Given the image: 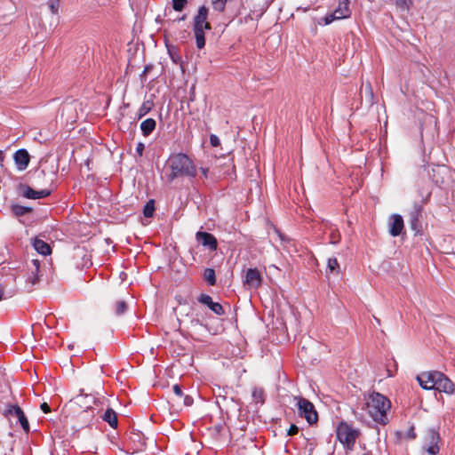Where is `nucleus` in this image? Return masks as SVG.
Wrapping results in <instances>:
<instances>
[{
    "label": "nucleus",
    "instance_id": "7ed1b4c3",
    "mask_svg": "<svg viewBox=\"0 0 455 455\" xmlns=\"http://www.w3.org/2000/svg\"><path fill=\"white\" fill-rule=\"evenodd\" d=\"M293 400L296 402L298 414L304 418L309 425H314L318 421V413L309 400L302 396H294Z\"/></svg>",
    "mask_w": 455,
    "mask_h": 455
},
{
    "label": "nucleus",
    "instance_id": "0eeeda50",
    "mask_svg": "<svg viewBox=\"0 0 455 455\" xmlns=\"http://www.w3.org/2000/svg\"><path fill=\"white\" fill-rule=\"evenodd\" d=\"M97 398L92 394H84L83 390L81 393L74 397L71 401V404H76L83 409L84 412H88L92 410V406L96 403Z\"/></svg>",
    "mask_w": 455,
    "mask_h": 455
},
{
    "label": "nucleus",
    "instance_id": "423d86ee",
    "mask_svg": "<svg viewBox=\"0 0 455 455\" xmlns=\"http://www.w3.org/2000/svg\"><path fill=\"white\" fill-rule=\"evenodd\" d=\"M351 14V11L349 9V1L348 0H339V4L337 8L334 10L333 13L327 15L324 20L326 24H330L334 20H340L348 18Z\"/></svg>",
    "mask_w": 455,
    "mask_h": 455
},
{
    "label": "nucleus",
    "instance_id": "09e8293b",
    "mask_svg": "<svg viewBox=\"0 0 455 455\" xmlns=\"http://www.w3.org/2000/svg\"><path fill=\"white\" fill-rule=\"evenodd\" d=\"M4 298V287L0 285V300Z\"/></svg>",
    "mask_w": 455,
    "mask_h": 455
},
{
    "label": "nucleus",
    "instance_id": "2f4dec72",
    "mask_svg": "<svg viewBox=\"0 0 455 455\" xmlns=\"http://www.w3.org/2000/svg\"><path fill=\"white\" fill-rule=\"evenodd\" d=\"M213 9L220 12L225 10L227 0H212Z\"/></svg>",
    "mask_w": 455,
    "mask_h": 455
},
{
    "label": "nucleus",
    "instance_id": "49530a36",
    "mask_svg": "<svg viewBox=\"0 0 455 455\" xmlns=\"http://www.w3.org/2000/svg\"><path fill=\"white\" fill-rule=\"evenodd\" d=\"M37 178H44L46 176V172L44 170H41L40 172H37Z\"/></svg>",
    "mask_w": 455,
    "mask_h": 455
},
{
    "label": "nucleus",
    "instance_id": "6e6552de",
    "mask_svg": "<svg viewBox=\"0 0 455 455\" xmlns=\"http://www.w3.org/2000/svg\"><path fill=\"white\" fill-rule=\"evenodd\" d=\"M19 193L28 199H41L49 196L52 189L34 190L26 184H20L18 187Z\"/></svg>",
    "mask_w": 455,
    "mask_h": 455
},
{
    "label": "nucleus",
    "instance_id": "e433bc0d",
    "mask_svg": "<svg viewBox=\"0 0 455 455\" xmlns=\"http://www.w3.org/2000/svg\"><path fill=\"white\" fill-rule=\"evenodd\" d=\"M210 142L212 147H218L220 143V140L218 136L212 134L210 136Z\"/></svg>",
    "mask_w": 455,
    "mask_h": 455
},
{
    "label": "nucleus",
    "instance_id": "f03ea898",
    "mask_svg": "<svg viewBox=\"0 0 455 455\" xmlns=\"http://www.w3.org/2000/svg\"><path fill=\"white\" fill-rule=\"evenodd\" d=\"M169 167L171 169L170 181H173L179 177L195 178L197 173L193 161L183 153L172 156L169 159Z\"/></svg>",
    "mask_w": 455,
    "mask_h": 455
},
{
    "label": "nucleus",
    "instance_id": "b1692460",
    "mask_svg": "<svg viewBox=\"0 0 455 455\" xmlns=\"http://www.w3.org/2000/svg\"><path fill=\"white\" fill-rule=\"evenodd\" d=\"M205 30H194L196 44L198 49H203L205 45V37H204Z\"/></svg>",
    "mask_w": 455,
    "mask_h": 455
},
{
    "label": "nucleus",
    "instance_id": "a19ab883",
    "mask_svg": "<svg viewBox=\"0 0 455 455\" xmlns=\"http://www.w3.org/2000/svg\"><path fill=\"white\" fill-rule=\"evenodd\" d=\"M193 403V398L188 395L184 396V404L187 406H190Z\"/></svg>",
    "mask_w": 455,
    "mask_h": 455
},
{
    "label": "nucleus",
    "instance_id": "58836bf2",
    "mask_svg": "<svg viewBox=\"0 0 455 455\" xmlns=\"http://www.w3.org/2000/svg\"><path fill=\"white\" fill-rule=\"evenodd\" d=\"M298 432H299V427H298L296 425L292 424V425L290 427V428H289V430H288L287 435H296Z\"/></svg>",
    "mask_w": 455,
    "mask_h": 455
},
{
    "label": "nucleus",
    "instance_id": "8fccbe9b",
    "mask_svg": "<svg viewBox=\"0 0 455 455\" xmlns=\"http://www.w3.org/2000/svg\"><path fill=\"white\" fill-rule=\"evenodd\" d=\"M4 160V155L3 151L0 150V164H2Z\"/></svg>",
    "mask_w": 455,
    "mask_h": 455
},
{
    "label": "nucleus",
    "instance_id": "3c124183",
    "mask_svg": "<svg viewBox=\"0 0 455 455\" xmlns=\"http://www.w3.org/2000/svg\"><path fill=\"white\" fill-rule=\"evenodd\" d=\"M54 177H55V173L54 172H51L50 173V179H49L51 183L52 182Z\"/></svg>",
    "mask_w": 455,
    "mask_h": 455
},
{
    "label": "nucleus",
    "instance_id": "5701e85b",
    "mask_svg": "<svg viewBox=\"0 0 455 455\" xmlns=\"http://www.w3.org/2000/svg\"><path fill=\"white\" fill-rule=\"evenodd\" d=\"M153 102L150 100H147L142 103L140 108L138 110L137 113V119H141L143 116H145L148 113L150 112V110L153 108Z\"/></svg>",
    "mask_w": 455,
    "mask_h": 455
},
{
    "label": "nucleus",
    "instance_id": "7c9ffc66",
    "mask_svg": "<svg viewBox=\"0 0 455 455\" xmlns=\"http://www.w3.org/2000/svg\"><path fill=\"white\" fill-rule=\"evenodd\" d=\"M126 309L127 304L123 300L117 301L115 305V313L116 315H123L126 311Z\"/></svg>",
    "mask_w": 455,
    "mask_h": 455
},
{
    "label": "nucleus",
    "instance_id": "473e14b6",
    "mask_svg": "<svg viewBox=\"0 0 455 455\" xmlns=\"http://www.w3.org/2000/svg\"><path fill=\"white\" fill-rule=\"evenodd\" d=\"M48 6L52 14H58L60 10V0H48Z\"/></svg>",
    "mask_w": 455,
    "mask_h": 455
},
{
    "label": "nucleus",
    "instance_id": "c85d7f7f",
    "mask_svg": "<svg viewBox=\"0 0 455 455\" xmlns=\"http://www.w3.org/2000/svg\"><path fill=\"white\" fill-rule=\"evenodd\" d=\"M264 391L262 388L255 387L252 391V398L256 403H264Z\"/></svg>",
    "mask_w": 455,
    "mask_h": 455
},
{
    "label": "nucleus",
    "instance_id": "39448f33",
    "mask_svg": "<svg viewBox=\"0 0 455 455\" xmlns=\"http://www.w3.org/2000/svg\"><path fill=\"white\" fill-rule=\"evenodd\" d=\"M441 437L437 430H427L423 440L422 455H437L440 451Z\"/></svg>",
    "mask_w": 455,
    "mask_h": 455
},
{
    "label": "nucleus",
    "instance_id": "4be33fe9",
    "mask_svg": "<svg viewBox=\"0 0 455 455\" xmlns=\"http://www.w3.org/2000/svg\"><path fill=\"white\" fill-rule=\"evenodd\" d=\"M103 419L109 424L110 427H116L117 426L116 414L112 409H108L104 415Z\"/></svg>",
    "mask_w": 455,
    "mask_h": 455
},
{
    "label": "nucleus",
    "instance_id": "2eb2a0df",
    "mask_svg": "<svg viewBox=\"0 0 455 455\" xmlns=\"http://www.w3.org/2000/svg\"><path fill=\"white\" fill-rule=\"evenodd\" d=\"M13 159L17 169L19 171H24L29 164L30 156L26 149L20 148L14 153Z\"/></svg>",
    "mask_w": 455,
    "mask_h": 455
},
{
    "label": "nucleus",
    "instance_id": "864d4df0",
    "mask_svg": "<svg viewBox=\"0 0 455 455\" xmlns=\"http://www.w3.org/2000/svg\"><path fill=\"white\" fill-rule=\"evenodd\" d=\"M363 455H371V453L367 452V453H364Z\"/></svg>",
    "mask_w": 455,
    "mask_h": 455
},
{
    "label": "nucleus",
    "instance_id": "603ef678",
    "mask_svg": "<svg viewBox=\"0 0 455 455\" xmlns=\"http://www.w3.org/2000/svg\"><path fill=\"white\" fill-rule=\"evenodd\" d=\"M185 19H186V15H183V16L180 19V20H184Z\"/></svg>",
    "mask_w": 455,
    "mask_h": 455
},
{
    "label": "nucleus",
    "instance_id": "c03bdc74",
    "mask_svg": "<svg viewBox=\"0 0 455 455\" xmlns=\"http://www.w3.org/2000/svg\"><path fill=\"white\" fill-rule=\"evenodd\" d=\"M417 224H418V217L417 216H413L412 219H411V228L412 229H416L417 228Z\"/></svg>",
    "mask_w": 455,
    "mask_h": 455
},
{
    "label": "nucleus",
    "instance_id": "bb28decb",
    "mask_svg": "<svg viewBox=\"0 0 455 455\" xmlns=\"http://www.w3.org/2000/svg\"><path fill=\"white\" fill-rule=\"evenodd\" d=\"M204 279L210 285H214L216 283V275L215 271L212 268H206L204 273Z\"/></svg>",
    "mask_w": 455,
    "mask_h": 455
},
{
    "label": "nucleus",
    "instance_id": "cd10ccee",
    "mask_svg": "<svg viewBox=\"0 0 455 455\" xmlns=\"http://www.w3.org/2000/svg\"><path fill=\"white\" fill-rule=\"evenodd\" d=\"M12 210L16 216H24L32 211L31 208L20 204L12 205Z\"/></svg>",
    "mask_w": 455,
    "mask_h": 455
},
{
    "label": "nucleus",
    "instance_id": "ddd939ff",
    "mask_svg": "<svg viewBox=\"0 0 455 455\" xmlns=\"http://www.w3.org/2000/svg\"><path fill=\"white\" fill-rule=\"evenodd\" d=\"M196 240L204 247H208L211 251H215L218 246L217 239L210 233L198 231L196 235Z\"/></svg>",
    "mask_w": 455,
    "mask_h": 455
},
{
    "label": "nucleus",
    "instance_id": "c9c22d12",
    "mask_svg": "<svg viewBox=\"0 0 455 455\" xmlns=\"http://www.w3.org/2000/svg\"><path fill=\"white\" fill-rule=\"evenodd\" d=\"M396 6L401 10H409L410 4H411V0H395Z\"/></svg>",
    "mask_w": 455,
    "mask_h": 455
},
{
    "label": "nucleus",
    "instance_id": "ea45409f",
    "mask_svg": "<svg viewBox=\"0 0 455 455\" xmlns=\"http://www.w3.org/2000/svg\"><path fill=\"white\" fill-rule=\"evenodd\" d=\"M144 149H145V145L142 142H140L137 144L136 152L140 156H141L143 155Z\"/></svg>",
    "mask_w": 455,
    "mask_h": 455
},
{
    "label": "nucleus",
    "instance_id": "f257e3e1",
    "mask_svg": "<svg viewBox=\"0 0 455 455\" xmlns=\"http://www.w3.org/2000/svg\"><path fill=\"white\" fill-rule=\"evenodd\" d=\"M391 408V403L388 398L378 392H373L366 398L363 406L371 419L380 424L388 423L387 411Z\"/></svg>",
    "mask_w": 455,
    "mask_h": 455
},
{
    "label": "nucleus",
    "instance_id": "4468645a",
    "mask_svg": "<svg viewBox=\"0 0 455 455\" xmlns=\"http://www.w3.org/2000/svg\"><path fill=\"white\" fill-rule=\"evenodd\" d=\"M7 412H8V414H10L12 416H15L18 419L21 427L23 428V430L25 432L29 431V424H28V419L26 418L23 411L21 410V408L19 405H17V404L9 405V407L7 409Z\"/></svg>",
    "mask_w": 455,
    "mask_h": 455
},
{
    "label": "nucleus",
    "instance_id": "dca6fc26",
    "mask_svg": "<svg viewBox=\"0 0 455 455\" xmlns=\"http://www.w3.org/2000/svg\"><path fill=\"white\" fill-rule=\"evenodd\" d=\"M197 300L199 303L207 306L212 312H214L218 315H223L225 314L223 307L218 302H213L212 297L208 294H201L198 297Z\"/></svg>",
    "mask_w": 455,
    "mask_h": 455
},
{
    "label": "nucleus",
    "instance_id": "a18cd8bd",
    "mask_svg": "<svg viewBox=\"0 0 455 455\" xmlns=\"http://www.w3.org/2000/svg\"><path fill=\"white\" fill-rule=\"evenodd\" d=\"M169 53H170V56H171V59L172 60V61L175 63H178L180 57L176 54H173L170 50H169Z\"/></svg>",
    "mask_w": 455,
    "mask_h": 455
},
{
    "label": "nucleus",
    "instance_id": "aec40b11",
    "mask_svg": "<svg viewBox=\"0 0 455 455\" xmlns=\"http://www.w3.org/2000/svg\"><path fill=\"white\" fill-rule=\"evenodd\" d=\"M129 440L135 443V446L132 449V453L141 451L145 446V443L142 440L140 434H139V433H132L130 435Z\"/></svg>",
    "mask_w": 455,
    "mask_h": 455
},
{
    "label": "nucleus",
    "instance_id": "f704fd0d",
    "mask_svg": "<svg viewBox=\"0 0 455 455\" xmlns=\"http://www.w3.org/2000/svg\"><path fill=\"white\" fill-rule=\"evenodd\" d=\"M187 0H172V7L176 12H181L187 4Z\"/></svg>",
    "mask_w": 455,
    "mask_h": 455
},
{
    "label": "nucleus",
    "instance_id": "f8f14e48",
    "mask_svg": "<svg viewBox=\"0 0 455 455\" xmlns=\"http://www.w3.org/2000/svg\"><path fill=\"white\" fill-rule=\"evenodd\" d=\"M435 390L448 395L455 394V384L443 372L440 371V377L436 378Z\"/></svg>",
    "mask_w": 455,
    "mask_h": 455
},
{
    "label": "nucleus",
    "instance_id": "79ce46f5",
    "mask_svg": "<svg viewBox=\"0 0 455 455\" xmlns=\"http://www.w3.org/2000/svg\"><path fill=\"white\" fill-rule=\"evenodd\" d=\"M41 409L44 413L50 412L51 409L47 403H43L41 404Z\"/></svg>",
    "mask_w": 455,
    "mask_h": 455
},
{
    "label": "nucleus",
    "instance_id": "de8ad7c7",
    "mask_svg": "<svg viewBox=\"0 0 455 455\" xmlns=\"http://www.w3.org/2000/svg\"><path fill=\"white\" fill-rule=\"evenodd\" d=\"M200 170H201V172H202L203 176L204 178H207L208 177V171L209 170L207 168H201Z\"/></svg>",
    "mask_w": 455,
    "mask_h": 455
},
{
    "label": "nucleus",
    "instance_id": "a211bd4d",
    "mask_svg": "<svg viewBox=\"0 0 455 455\" xmlns=\"http://www.w3.org/2000/svg\"><path fill=\"white\" fill-rule=\"evenodd\" d=\"M33 246L38 253L44 256L49 255L52 252L50 245L46 242L39 238H36L34 240Z\"/></svg>",
    "mask_w": 455,
    "mask_h": 455
},
{
    "label": "nucleus",
    "instance_id": "412c9836",
    "mask_svg": "<svg viewBox=\"0 0 455 455\" xmlns=\"http://www.w3.org/2000/svg\"><path fill=\"white\" fill-rule=\"evenodd\" d=\"M325 228L330 229V243L337 244L340 241V234L336 227L331 224H325Z\"/></svg>",
    "mask_w": 455,
    "mask_h": 455
},
{
    "label": "nucleus",
    "instance_id": "4c0bfd02",
    "mask_svg": "<svg viewBox=\"0 0 455 455\" xmlns=\"http://www.w3.org/2000/svg\"><path fill=\"white\" fill-rule=\"evenodd\" d=\"M172 389H173V392H174L176 396H178L180 398L183 396V392H182V389H181L180 386L176 384V385L173 386Z\"/></svg>",
    "mask_w": 455,
    "mask_h": 455
},
{
    "label": "nucleus",
    "instance_id": "393cba45",
    "mask_svg": "<svg viewBox=\"0 0 455 455\" xmlns=\"http://www.w3.org/2000/svg\"><path fill=\"white\" fill-rule=\"evenodd\" d=\"M35 270L31 272L32 275L28 277V282L30 283L31 286L36 285L39 282L37 272L39 270V261L37 259L33 260Z\"/></svg>",
    "mask_w": 455,
    "mask_h": 455
},
{
    "label": "nucleus",
    "instance_id": "20e7f679",
    "mask_svg": "<svg viewBox=\"0 0 455 455\" xmlns=\"http://www.w3.org/2000/svg\"><path fill=\"white\" fill-rule=\"evenodd\" d=\"M336 433L339 441L347 448H351L355 445L360 434L358 429L354 428L347 422H340L337 427Z\"/></svg>",
    "mask_w": 455,
    "mask_h": 455
},
{
    "label": "nucleus",
    "instance_id": "9d476101",
    "mask_svg": "<svg viewBox=\"0 0 455 455\" xmlns=\"http://www.w3.org/2000/svg\"><path fill=\"white\" fill-rule=\"evenodd\" d=\"M437 377H440V371L422 372L417 377V380L422 388L431 390L435 388Z\"/></svg>",
    "mask_w": 455,
    "mask_h": 455
},
{
    "label": "nucleus",
    "instance_id": "1a4fd4ad",
    "mask_svg": "<svg viewBox=\"0 0 455 455\" xmlns=\"http://www.w3.org/2000/svg\"><path fill=\"white\" fill-rule=\"evenodd\" d=\"M243 282L249 289H258L262 283V276L257 268H248Z\"/></svg>",
    "mask_w": 455,
    "mask_h": 455
},
{
    "label": "nucleus",
    "instance_id": "72a5a7b5",
    "mask_svg": "<svg viewBox=\"0 0 455 455\" xmlns=\"http://www.w3.org/2000/svg\"><path fill=\"white\" fill-rule=\"evenodd\" d=\"M155 208L153 201H149L144 207L143 213L145 217L149 218L153 216Z\"/></svg>",
    "mask_w": 455,
    "mask_h": 455
},
{
    "label": "nucleus",
    "instance_id": "9b49d317",
    "mask_svg": "<svg viewBox=\"0 0 455 455\" xmlns=\"http://www.w3.org/2000/svg\"><path fill=\"white\" fill-rule=\"evenodd\" d=\"M208 9L203 5L198 9L197 14L194 19V30H210L211 24L207 21Z\"/></svg>",
    "mask_w": 455,
    "mask_h": 455
},
{
    "label": "nucleus",
    "instance_id": "37998d69",
    "mask_svg": "<svg viewBox=\"0 0 455 455\" xmlns=\"http://www.w3.org/2000/svg\"><path fill=\"white\" fill-rule=\"evenodd\" d=\"M365 90L370 94L371 97H373V92H372L371 84L370 83H366Z\"/></svg>",
    "mask_w": 455,
    "mask_h": 455
},
{
    "label": "nucleus",
    "instance_id": "c756f323",
    "mask_svg": "<svg viewBox=\"0 0 455 455\" xmlns=\"http://www.w3.org/2000/svg\"><path fill=\"white\" fill-rule=\"evenodd\" d=\"M327 267L330 270V272L336 271L337 273L339 272V264L336 258H330L328 259Z\"/></svg>",
    "mask_w": 455,
    "mask_h": 455
},
{
    "label": "nucleus",
    "instance_id": "f3484780",
    "mask_svg": "<svg viewBox=\"0 0 455 455\" xmlns=\"http://www.w3.org/2000/svg\"><path fill=\"white\" fill-rule=\"evenodd\" d=\"M389 234L392 236H398L402 234L404 224L403 220L399 214H393L389 220Z\"/></svg>",
    "mask_w": 455,
    "mask_h": 455
},
{
    "label": "nucleus",
    "instance_id": "a878e982",
    "mask_svg": "<svg viewBox=\"0 0 455 455\" xmlns=\"http://www.w3.org/2000/svg\"><path fill=\"white\" fill-rule=\"evenodd\" d=\"M396 435L399 439H409L413 440L416 438V433L413 426H411L405 433L403 432H396Z\"/></svg>",
    "mask_w": 455,
    "mask_h": 455
},
{
    "label": "nucleus",
    "instance_id": "6ab92c4d",
    "mask_svg": "<svg viewBox=\"0 0 455 455\" xmlns=\"http://www.w3.org/2000/svg\"><path fill=\"white\" fill-rule=\"evenodd\" d=\"M156 122L153 118H148L140 124V130L143 136H149L156 129Z\"/></svg>",
    "mask_w": 455,
    "mask_h": 455
}]
</instances>
